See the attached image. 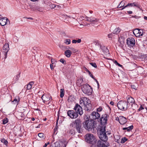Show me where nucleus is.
Instances as JSON below:
<instances>
[{
  "label": "nucleus",
  "mask_w": 147,
  "mask_h": 147,
  "mask_svg": "<svg viewBox=\"0 0 147 147\" xmlns=\"http://www.w3.org/2000/svg\"><path fill=\"white\" fill-rule=\"evenodd\" d=\"M85 140L88 143L91 144L90 146H94L95 144V143L97 140H96L93 135L91 134H87L86 135Z\"/></svg>",
  "instance_id": "obj_4"
},
{
  "label": "nucleus",
  "mask_w": 147,
  "mask_h": 147,
  "mask_svg": "<svg viewBox=\"0 0 147 147\" xmlns=\"http://www.w3.org/2000/svg\"><path fill=\"white\" fill-rule=\"evenodd\" d=\"M127 140V139L125 137L122 138L121 140V143H124L126 142Z\"/></svg>",
  "instance_id": "obj_41"
},
{
  "label": "nucleus",
  "mask_w": 147,
  "mask_h": 147,
  "mask_svg": "<svg viewBox=\"0 0 147 147\" xmlns=\"http://www.w3.org/2000/svg\"><path fill=\"white\" fill-rule=\"evenodd\" d=\"M69 133L71 135H74L75 134V130L73 129H71L69 131Z\"/></svg>",
  "instance_id": "obj_45"
},
{
  "label": "nucleus",
  "mask_w": 147,
  "mask_h": 147,
  "mask_svg": "<svg viewBox=\"0 0 147 147\" xmlns=\"http://www.w3.org/2000/svg\"><path fill=\"white\" fill-rule=\"evenodd\" d=\"M131 87L132 89L135 90H137V88L138 87V86L137 84L135 83L134 84L131 85Z\"/></svg>",
  "instance_id": "obj_35"
},
{
  "label": "nucleus",
  "mask_w": 147,
  "mask_h": 147,
  "mask_svg": "<svg viewBox=\"0 0 147 147\" xmlns=\"http://www.w3.org/2000/svg\"><path fill=\"white\" fill-rule=\"evenodd\" d=\"M105 126L101 127L100 130L98 131L99 138L102 141L106 142L108 140V137L106 132Z\"/></svg>",
  "instance_id": "obj_2"
},
{
  "label": "nucleus",
  "mask_w": 147,
  "mask_h": 147,
  "mask_svg": "<svg viewBox=\"0 0 147 147\" xmlns=\"http://www.w3.org/2000/svg\"><path fill=\"white\" fill-rule=\"evenodd\" d=\"M8 119L7 118H5L4 119H3V124H6L8 122Z\"/></svg>",
  "instance_id": "obj_38"
},
{
  "label": "nucleus",
  "mask_w": 147,
  "mask_h": 147,
  "mask_svg": "<svg viewBox=\"0 0 147 147\" xmlns=\"http://www.w3.org/2000/svg\"><path fill=\"white\" fill-rule=\"evenodd\" d=\"M20 73L19 74L17 75L15 77V79H16V80H18L19 79V78L20 77Z\"/></svg>",
  "instance_id": "obj_52"
},
{
  "label": "nucleus",
  "mask_w": 147,
  "mask_h": 147,
  "mask_svg": "<svg viewBox=\"0 0 147 147\" xmlns=\"http://www.w3.org/2000/svg\"><path fill=\"white\" fill-rule=\"evenodd\" d=\"M64 42L66 45H69L71 41L70 39H65L64 40Z\"/></svg>",
  "instance_id": "obj_36"
},
{
  "label": "nucleus",
  "mask_w": 147,
  "mask_h": 147,
  "mask_svg": "<svg viewBox=\"0 0 147 147\" xmlns=\"http://www.w3.org/2000/svg\"><path fill=\"white\" fill-rule=\"evenodd\" d=\"M64 90L63 89H61L60 90V96L61 98H62L64 96Z\"/></svg>",
  "instance_id": "obj_34"
},
{
  "label": "nucleus",
  "mask_w": 147,
  "mask_h": 147,
  "mask_svg": "<svg viewBox=\"0 0 147 147\" xmlns=\"http://www.w3.org/2000/svg\"><path fill=\"white\" fill-rule=\"evenodd\" d=\"M85 109L88 111H90L92 109L91 104L90 103L89 104H88L86 106H85Z\"/></svg>",
  "instance_id": "obj_25"
},
{
  "label": "nucleus",
  "mask_w": 147,
  "mask_h": 147,
  "mask_svg": "<svg viewBox=\"0 0 147 147\" xmlns=\"http://www.w3.org/2000/svg\"><path fill=\"white\" fill-rule=\"evenodd\" d=\"M59 34H60V36H68L69 35L67 34L65 32L63 31H62L61 32H59Z\"/></svg>",
  "instance_id": "obj_32"
},
{
  "label": "nucleus",
  "mask_w": 147,
  "mask_h": 147,
  "mask_svg": "<svg viewBox=\"0 0 147 147\" xmlns=\"http://www.w3.org/2000/svg\"><path fill=\"white\" fill-rule=\"evenodd\" d=\"M94 147H107V146L102 141H101L99 140H98L97 141H96V142L95 143V144H94Z\"/></svg>",
  "instance_id": "obj_17"
},
{
  "label": "nucleus",
  "mask_w": 147,
  "mask_h": 147,
  "mask_svg": "<svg viewBox=\"0 0 147 147\" xmlns=\"http://www.w3.org/2000/svg\"><path fill=\"white\" fill-rule=\"evenodd\" d=\"M144 109V108L143 107L142 105H141L140 107L138 109V111H140L141 110H142Z\"/></svg>",
  "instance_id": "obj_48"
},
{
  "label": "nucleus",
  "mask_w": 147,
  "mask_h": 147,
  "mask_svg": "<svg viewBox=\"0 0 147 147\" xmlns=\"http://www.w3.org/2000/svg\"><path fill=\"white\" fill-rule=\"evenodd\" d=\"M90 64L93 67L96 68L97 67L96 64L95 63H90Z\"/></svg>",
  "instance_id": "obj_47"
},
{
  "label": "nucleus",
  "mask_w": 147,
  "mask_h": 147,
  "mask_svg": "<svg viewBox=\"0 0 147 147\" xmlns=\"http://www.w3.org/2000/svg\"><path fill=\"white\" fill-rule=\"evenodd\" d=\"M1 142L4 143L7 146L8 145V142L7 140L4 139V138L1 139Z\"/></svg>",
  "instance_id": "obj_33"
},
{
  "label": "nucleus",
  "mask_w": 147,
  "mask_h": 147,
  "mask_svg": "<svg viewBox=\"0 0 147 147\" xmlns=\"http://www.w3.org/2000/svg\"><path fill=\"white\" fill-rule=\"evenodd\" d=\"M126 2L125 1H121L119 5L117 7V8H120L121 7H125V3H126Z\"/></svg>",
  "instance_id": "obj_24"
},
{
  "label": "nucleus",
  "mask_w": 147,
  "mask_h": 147,
  "mask_svg": "<svg viewBox=\"0 0 147 147\" xmlns=\"http://www.w3.org/2000/svg\"><path fill=\"white\" fill-rule=\"evenodd\" d=\"M74 109L75 110V112L79 114L80 115H82L83 113V110L81 106L78 103H76L74 107Z\"/></svg>",
  "instance_id": "obj_9"
},
{
  "label": "nucleus",
  "mask_w": 147,
  "mask_h": 147,
  "mask_svg": "<svg viewBox=\"0 0 147 147\" xmlns=\"http://www.w3.org/2000/svg\"><path fill=\"white\" fill-rule=\"evenodd\" d=\"M56 131H57V128H56V127H55L54 129V131H53V134H56L57 132L56 133H55V132H56Z\"/></svg>",
  "instance_id": "obj_55"
},
{
  "label": "nucleus",
  "mask_w": 147,
  "mask_h": 147,
  "mask_svg": "<svg viewBox=\"0 0 147 147\" xmlns=\"http://www.w3.org/2000/svg\"><path fill=\"white\" fill-rule=\"evenodd\" d=\"M139 29L138 28L136 29L133 30V31L130 32L129 33H128L129 36L133 34L136 36L138 35V33H139Z\"/></svg>",
  "instance_id": "obj_21"
},
{
  "label": "nucleus",
  "mask_w": 147,
  "mask_h": 147,
  "mask_svg": "<svg viewBox=\"0 0 147 147\" xmlns=\"http://www.w3.org/2000/svg\"><path fill=\"white\" fill-rule=\"evenodd\" d=\"M83 92L85 94L88 95H90L92 93V89L88 84H86L84 85L82 88Z\"/></svg>",
  "instance_id": "obj_6"
},
{
  "label": "nucleus",
  "mask_w": 147,
  "mask_h": 147,
  "mask_svg": "<svg viewBox=\"0 0 147 147\" xmlns=\"http://www.w3.org/2000/svg\"><path fill=\"white\" fill-rule=\"evenodd\" d=\"M134 2L131 3H128L124 7L122 8L120 10H121L125 9V8L127 7H131L134 6Z\"/></svg>",
  "instance_id": "obj_26"
},
{
  "label": "nucleus",
  "mask_w": 147,
  "mask_h": 147,
  "mask_svg": "<svg viewBox=\"0 0 147 147\" xmlns=\"http://www.w3.org/2000/svg\"><path fill=\"white\" fill-rule=\"evenodd\" d=\"M36 9L39 11H42V8L39 7H36Z\"/></svg>",
  "instance_id": "obj_51"
},
{
  "label": "nucleus",
  "mask_w": 147,
  "mask_h": 147,
  "mask_svg": "<svg viewBox=\"0 0 147 147\" xmlns=\"http://www.w3.org/2000/svg\"><path fill=\"white\" fill-rule=\"evenodd\" d=\"M134 6H136V7H137L138 6V5H139L138 3L136 2H134Z\"/></svg>",
  "instance_id": "obj_56"
},
{
  "label": "nucleus",
  "mask_w": 147,
  "mask_h": 147,
  "mask_svg": "<svg viewBox=\"0 0 147 147\" xmlns=\"http://www.w3.org/2000/svg\"><path fill=\"white\" fill-rule=\"evenodd\" d=\"M87 71H88V73L89 74V75L93 79H94V80L95 79L93 75H92V74L88 70H87Z\"/></svg>",
  "instance_id": "obj_44"
},
{
  "label": "nucleus",
  "mask_w": 147,
  "mask_h": 147,
  "mask_svg": "<svg viewBox=\"0 0 147 147\" xmlns=\"http://www.w3.org/2000/svg\"><path fill=\"white\" fill-rule=\"evenodd\" d=\"M38 136L40 138L42 139H44L45 138L44 134L42 133H39L38 134Z\"/></svg>",
  "instance_id": "obj_40"
},
{
  "label": "nucleus",
  "mask_w": 147,
  "mask_h": 147,
  "mask_svg": "<svg viewBox=\"0 0 147 147\" xmlns=\"http://www.w3.org/2000/svg\"><path fill=\"white\" fill-rule=\"evenodd\" d=\"M51 98V96L49 94H44L41 97L42 99L45 103L47 104L46 102H49L47 103L48 104L50 103L49 100Z\"/></svg>",
  "instance_id": "obj_10"
},
{
  "label": "nucleus",
  "mask_w": 147,
  "mask_h": 147,
  "mask_svg": "<svg viewBox=\"0 0 147 147\" xmlns=\"http://www.w3.org/2000/svg\"><path fill=\"white\" fill-rule=\"evenodd\" d=\"M121 29L119 27L116 28L113 31L112 33L109 34L108 35V37H123L120 33Z\"/></svg>",
  "instance_id": "obj_8"
},
{
  "label": "nucleus",
  "mask_w": 147,
  "mask_h": 147,
  "mask_svg": "<svg viewBox=\"0 0 147 147\" xmlns=\"http://www.w3.org/2000/svg\"><path fill=\"white\" fill-rule=\"evenodd\" d=\"M77 40H73L72 41V42L73 43H76L77 42Z\"/></svg>",
  "instance_id": "obj_60"
},
{
  "label": "nucleus",
  "mask_w": 147,
  "mask_h": 147,
  "mask_svg": "<svg viewBox=\"0 0 147 147\" xmlns=\"http://www.w3.org/2000/svg\"><path fill=\"white\" fill-rule=\"evenodd\" d=\"M120 121L119 123L121 125H123L127 122L126 118L123 116H119Z\"/></svg>",
  "instance_id": "obj_20"
},
{
  "label": "nucleus",
  "mask_w": 147,
  "mask_h": 147,
  "mask_svg": "<svg viewBox=\"0 0 147 147\" xmlns=\"http://www.w3.org/2000/svg\"><path fill=\"white\" fill-rule=\"evenodd\" d=\"M93 42L96 45L100 47L101 48V46L100 45V43L98 40H94Z\"/></svg>",
  "instance_id": "obj_31"
},
{
  "label": "nucleus",
  "mask_w": 147,
  "mask_h": 147,
  "mask_svg": "<svg viewBox=\"0 0 147 147\" xmlns=\"http://www.w3.org/2000/svg\"><path fill=\"white\" fill-rule=\"evenodd\" d=\"M84 103V100H83V97H82V98H80V105H83Z\"/></svg>",
  "instance_id": "obj_43"
},
{
  "label": "nucleus",
  "mask_w": 147,
  "mask_h": 147,
  "mask_svg": "<svg viewBox=\"0 0 147 147\" xmlns=\"http://www.w3.org/2000/svg\"><path fill=\"white\" fill-rule=\"evenodd\" d=\"M126 43L128 46L130 48L134 46L135 44V41L133 37H129L127 39Z\"/></svg>",
  "instance_id": "obj_11"
},
{
  "label": "nucleus",
  "mask_w": 147,
  "mask_h": 147,
  "mask_svg": "<svg viewBox=\"0 0 147 147\" xmlns=\"http://www.w3.org/2000/svg\"><path fill=\"white\" fill-rule=\"evenodd\" d=\"M83 125L84 128L89 131H90L94 127V121L93 120H87L83 122Z\"/></svg>",
  "instance_id": "obj_3"
},
{
  "label": "nucleus",
  "mask_w": 147,
  "mask_h": 147,
  "mask_svg": "<svg viewBox=\"0 0 147 147\" xmlns=\"http://www.w3.org/2000/svg\"><path fill=\"white\" fill-rule=\"evenodd\" d=\"M70 126L72 127L75 128L79 133H81L82 132V123L80 119L77 118L72 122Z\"/></svg>",
  "instance_id": "obj_1"
},
{
  "label": "nucleus",
  "mask_w": 147,
  "mask_h": 147,
  "mask_svg": "<svg viewBox=\"0 0 147 147\" xmlns=\"http://www.w3.org/2000/svg\"><path fill=\"white\" fill-rule=\"evenodd\" d=\"M131 107L133 108V109H136L138 108V105L137 104H136L135 102L133 104H132Z\"/></svg>",
  "instance_id": "obj_37"
},
{
  "label": "nucleus",
  "mask_w": 147,
  "mask_h": 147,
  "mask_svg": "<svg viewBox=\"0 0 147 147\" xmlns=\"http://www.w3.org/2000/svg\"><path fill=\"white\" fill-rule=\"evenodd\" d=\"M127 12L129 14H131L132 13V12L131 11H128Z\"/></svg>",
  "instance_id": "obj_63"
},
{
  "label": "nucleus",
  "mask_w": 147,
  "mask_h": 147,
  "mask_svg": "<svg viewBox=\"0 0 147 147\" xmlns=\"http://www.w3.org/2000/svg\"><path fill=\"white\" fill-rule=\"evenodd\" d=\"M77 42L78 43H80L81 41V40L80 39H78L77 40Z\"/></svg>",
  "instance_id": "obj_61"
},
{
  "label": "nucleus",
  "mask_w": 147,
  "mask_h": 147,
  "mask_svg": "<svg viewBox=\"0 0 147 147\" xmlns=\"http://www.w3.org/2000/svg\"><path fill=\"white\" fill-rule=\"evenodd\" d=\"M9 20L6 17H3L2 18L0 19V25L3 26L6 24H9Z\"/></svg>",
  "instance_id": "obj_16"
},
{
  "label": "nucleus",
  "mask_w": 147,
  "mask_h": 147,
  "mask_svg": "<svg viewBox=\"0 0 147 147\" xmlns=\"http://www.w3.org/2000/svg\"><path fill=\"white\" fill-rule=\"evenodd\" d=\"M126 101H120L117 104V106L119 109L125 111L130 109Z\"/></svg>",
  "instance_id": "obj_5"
},
{
  "label": "nucleus",
  "mask_w": 147,
  "mask_h": 147,
  "mask_svg": "<svg viewBox=\"0 0 147 147\" xmlns=\"http://www.w3.org/2000/svg\"><path fill=\"white\" fill-rule=\"evenodd\" d=\"M118 41L120 43L119 46L121 48L125 45V40L124 37H119Z\"/></svg>",
  "instance_id": "obj_18"
},
{
  "label": "nucleus",
  "mask_w": 147,
  "mask_h": 147,
  "mask_svg": "<svg viewBox=\"0 0 147 147\" xmlns=\"http://www.w3.org/2000/svg\"><path fill=\"white\" fill-rule=\"evenodd\" d=\"M19 101V98L18 97V98H15L14 99L13 102H14V103L15 104H16Z\"/></svg>",
  "instance_id": "obj_42"
},
{
  "label": "nucleus",
  "mask_w": 147,
  "mask_h": 147,
  "mask_svg": "<svg viewBox=\"0 0 147 147\" xmlns=\"http://www.w3.org/2000/svg\"><path fill=\"white\" fill-rule=\"evenodd\" d=\"M60 61L64 64H66V62L64 59L61 58L60 59Z\"/></svg>",
  "instance_id": "obj_46"
},
{
  "label": "nucleus",
  "mask_w": 147,
  "mask_h": 147,
  "mask_svg": "<svg viewBox=\"0 0 147 147\" xmlns=\"http://www.w3.org/2000/svg\"><path fill=\"white\" fill-rule=\"evenodd\" d=\"M104 49L105 50H104L103 51L104 52V53L105 54L107 55V53H109V50L106 47H104Z\"/></svg>",
  "instance_id": "obj_39"
},
{
  "label": "nucleus",
  "mask_w": 147,
  "mask_h": 147,
  "mask_svg": "<svg viewBox=\"0 0 147 147\" xmlns=\"http://www.w3.org/2000/svg\"><path fill=\"white\" fill-rule=\"evenodd\" d=\"M109 117V115L106 114H104L102 115L101 117L100 118L99 121H98L100 123L102 126L101 127L105 126V128L106 127V125L107 123V118Z\"/></svg>",
  "instance_id": "obj_7"
},
{
  "label": "nucleus",
  "mask_w": 147,
  "mask_h": 147,
  "mask_svg": "<svg viewBox=\"0 0 147 147\" xmlns=\"http://www.w3.org/2000/svg\"><path fill=\"white\" fill-rule=\"evenodd\" d=\"M68 115L71 119H74L77 118L78 117V114L74 111L69 110L67 112Z\"/></svg>",
  "instance_id": "obj_12"
},
{
  "label": "nucleus",
  "mask_w": 147,
  "mask_h": 147,
  "mask_svg": "<svg viewBox=\"0 0 147 147\" xmlns=\"http://www.w3.org/2000/svg\"><path fill=\"white\" fill-rule=\"evenodd\" d=\"M77 81L80 83V84L82 83L83 80L81 78H79L78 79Z\"/></svg>",
  "instance_id": "obj_50"
},
{
  "label": "nucleus",
  "mask_w": 147,
  "mask_h": 147,
  "mask_svg": "<svg viewBox=\"0 0 147 147\" xmlns=\"http://www.w3.org/2000/svg\"><path fill=\"white\" fill-rule=\"evenodd\" d=\"M50 66L52 70L53 69L52 64H50Z\"/></svg>",
  "instance_id": "obj_64"
},
{
  "label": "nucleus",
  "mask_w": 147,
  "mask_h": 147,
  "mask_svg": "<svg viewBox=\"0 0 147 147\" xmlns=\"http://www.w3.org/2000/svg\"><path fill=\"white\" fill-rule=\"evenodd\" d=\"M34 84V82H30L27 85V88L28 90H30L32 87V85Z\"/></svg>",
  "instance_id": "obj_27"
},
{
  "label": "nucleus",
  "mask_w": 147,
  "mask_h": 147,
  "mask_svg": "<svg viewBox=\"0 0 147 147\" xmlns=\"http://www.w3.org/2000/svg\"><path fill=\"white\" fill-rule=\"evenodd\" d=\"M3 52L4 53V55L5 56L4 57L5 60L7 58V52L9 49V44L7 43H5L3 47Z\"/></svg>",
  "instance_id": "obj_15"
},
{
  "label": "nucleus",
  "mask_w": 147,
  "mask_h": 147,
  "mask_svg": "<svg viewBox=\"0 0 147 147\" xmlns=\"http://www.w3.org/2000/svg\"><path fill=\"white\" fill-rule=\"evenodd\" d=\"M54 147H60V144L59 143H56L55 146Z\"/></svg>",
  "instance_id": "obj_53"
},
{
  "label": "nucleus",
  "mask_w": 147,
  "mask_h": 147,
  "mask_svg": "<svg viewBox=\"0 0 147 147\" xmlns=\"http://www.w3.org/2000/svg\"><path fill=\"white\" fill-rule=\"evenodd\" d=\"M143 34V30L142 29H139V33L138 35L136 36V37H140V36H142Z\"/></svg>",
  "instance_id": "obj_30"
},
{
  "label": "nucleus",
  "mask_w": 147,
  "mask_h": 147,
  "mask_svg": "<svg viewBox=\"0 0 147 147\" xmlns=\"http://www.w3.org/2000/svg\"><path fill=\"white\" fill-rule=\"evenodd\" d=\"M100 115L97 112L93 111L90 115V117L92 120L98 119L100 118Z\"/></svg>",
  "instance_id": "obj_14"
},
{
  "label": "nucleus",
  "mask_w": 147,
  "mask_h": 147,
  "mask_svg": "<svg viewBox=\"0 0 147 147\" xmlns=\"http://www.w3.org/2000/svg\"><path fill=\"white\" fill-rule=\"evenodd\" d=\"M75 98L72 96H69L68 99V101L70 102H72L74 101Z\"/></svg>",
  "instance_id": "obj_28"
},
{
  "label": "nucleus",
  "mask_w": 147,
  "mask_h": 147,
  "mask_svg": "<svg viewBox=\"0 0 147 147\" xmlns=\"http://www.w3.org/2000/svg\"><path fill=\"white\" fill-rule=\"evenodd\" d=\"M86 20L88 22H91L90 24L93 26L94 24H96V23L98 22L99 20L97 18L92 17H86Z\"/></svg>",
  "instance_id": "obj_13"
},
{
  "label": "nucleus",
  "mask_w": 147,
  "mask_h": 147,
  "mask_svg": "<svg viewBox=\"0 0 147 147\" xmlns=\"http://www.w3.org/2000/svg\"><path fill=\"white\" fill-rule=\"evenodd\" d=\"M84 103L83 105L84 106H86L88 104H89L90 102V101L88 98L86 97H83Z\"/></svg>",
  "instance_id": "obj_22"
},
{
  "label": "nucleus",
  "mask_w": 147,
  "mask_h": 147,
  "mask_svg": "<svg viewBox=\"0 0 147 147\" xmlns=\"http://www.w3.org/2000/svg\"><path fill=\"white\" fill-rule=\"evenodd\" d=\"M110 104L111 105H114V102L113 101H111L110 103Z\"/></svg>",
  "instance_id": "obj_62"
},
{
  "label": "nucleus",
  "mask_w": 147,
  "mask_h": 147,
  "mask_svg": "<svg viewBox=\"0 0 147 147\" xmlns=\"http://www.w3.org/2000/svg\"><path fill=\"white\" fill-rule=\"evenodd\" d=\"M127 103L131 105L135 102L134 99L130 96H128L127 97Z\"/></svg>",
  "instance_id": "obj_19"
},
{
  "label": "nucleus",
  "mask_w": 147,
  "mask_h": 147,
  "mask_svg": "<svg viewBox=\"0 0 147 147\" xmlns=\"http://www.w3.org/2000/svg\"><path fill=\"white\" fill-rule=\"evenodd\" d=\"M102 109V108L101 107H99L97 109V111L96 112H100L101 111Z\"/></svg>",
  "instance_id": "obj_54"
},
{
  "label": "nucleus",
  "mask_w": 147,
  "mask_h": 147,
  "mask_svg": "<svg viewBox=\"0 0 147 147\" xmlns=\"http://www.w3.org/2000/svg\"><path fill=\"white\" fill-rule=\"evenodd\" d=\"M137 7L139 8L140 9V10L142 11V7L140 4L138 5V6Z\"/></svg>",
  "instance_id": "obj_59"
},
{
  "label": "nucleus",
  "mask_w": 147,
  "mask_h": 147,
  "mask_svg": "<svg viewBox=\"0 0 147 147\" xmlns=\"http://www.w3.org/2000/svg\"><path fill=\"white\" fill-rule=\"evenodd\" d=\"M133 125H131L127 127H124L123 128V130H127V131H129L133 129Z\"/></svg>",
  "instance_id": "obj_29"
},
{
  "label": "nucleus",
  "mask_w": 147,
  "mask_h": 147,
  "mask_svg": "<svg viewBox=\"0 0 147 147\" xmlns=\"http://www.w3.org/2000/svg\"><path fill=\"white\" fill-rule=\"evenodd\" d=\"M114 63L116 64V65H118L119 67H121L122 65L120 64L119 63H118L117 61L116 60H115L114 61Z\"/></svg>",
  "instance_id": "obj_49"
},
{
  "label": "nucleus",
  "mask_w": 147,
  "mask_h": 147,
  "mask_svg": "<svg viewBox=\"0 0 147 147\" xmlns=\"http://www.w3.org/2000/svg\"><path fill=\"white\" fill-rule=\"evenodd\" d=\"M115 120L117 121H118L119 122V121H120V119H119V116L118 117H117L115 118Z\"/></svg>",
  "instance_id": "obj_58"
},
{
  "label": "nucleus",
  "mask_w": 147,
  "mask_h": 147,
  "mask_svg": "<svg viewBox=\"0 0 147 147\" xmlns=\"http://www.w3.org/2000/svg\"><path fill=\"white\" fill-rule=\"evenodd\" d=\"M65 55L67 57H70L72 53L70 50L68 49L65 51Z\"/></svg>",
  "instance_id": "obj_23"
},
{
  "label": "nucleus",
  "mask_w": 147,
  "mask_h": 147,
  "mask_svg": "<svg viewBox=\"0 0 147 147\" xmlns=\"http://www.w3.org/2000/svg\"><path fill=\"white\" fill-rule=\"evenodd\" d=\"M94 80L96 82V83H97V85H98V88H99V83L98 82V81L97 80H96V79H94Z\"/></svg>",
  "instance_id": "obj_57"
}]
</instances>
